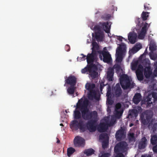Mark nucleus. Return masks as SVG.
Here are the masks:
<instances>
[{
  "label": "nucleus",
  "mask_w": 157,
  "mask_h": 157,
  "mask_svg": "<svg viewBox=\"0 0 157 157\" xmlns=\"http://www.w3.org/2000/svg\"><path fill=\"white\" fill-rule=\"evenodd\" d=\"M141 157H151V156L150 155L146 154L142 155Z\"/></svg>",
  "instance_id": "nucleus-63"
},
{
  "label": "nucleus",
  "mask_w": 157,
  "mask_h": 157,
  "mask_svg": "<svg viewBox=\"0 0 157 157\" xmlns=\"http://www.w3.org/2000/svg\"><path fill=\"white\" fill-rule=\"evenodd\" d=\"M149 13L143 12L141 14V17L143 21H146L149 17L148 14Z\"/></svg>",
  "instance_id": "nucleus-33"
},
{
  "label": "nucleus",
  "mask_w": 157,
  "mask_h": 157,
  "mask_svg": "<svg viewBox=\"0 0 157 157\" xmlns=\"http://www.w3.org/2000/svg\"><path fill=\"white\" fill-rule=\"evenodd\" d=\"M124 39L125 41H127V39H125L124 38L121 36H118L117 39L118 40L120 41H122V39Z\"/></svg>",
  "instance_id": "nucleus-60"
},
{
  "label": "nucleus",
  "mask_w": 157,
  "mask_h": 157,
  "mask_svg": "<svg viewBox=\"0 0 157 157\" xmlns=\"http://www.w3.org/2000/svg\"><path fill=\"white\" fill-rule=\"evenodd\" d=\"M137 35L136 33L130 32L128 36V40L132 44H134L136 42Z\"/></svg>",
  "instance_id": "nucleus-15"
},
{
  "label": "nucleus",
  "mask_w": 157,
  "mask_h": 157,
  "mask_svg": "<svg viewBox=\"0 0 157 157\" xmlns=\"http://www.w3.org/2000/svg\"><path fill=\"white\" fill-rule=\"evenodd\" d=\"M111 15L109 14H104L101 17V18L103 19L104 20H108L111 17Z\"/></svg>",
  "instance_id": "nucleus-39"
},
{
  "label": "nucleus",
  "mask_w": 157,
  "mask_h": 157,
  "mask_svg": "<svg viewBox=\"0 0 157 157\" xmlns=\"http://www.w3.org/2000/svg\"><path fill=\"white\" fill-rule=\"evenodd\" d=\"M149 56L151 59L155 60L157 59V56L156 55L149 53Z\"/></svg>",
  "instance_id": "nucleus-50"
},
{
  "label": "nucleus",
  "mask_w": 157,
  "mask_h": 157,
  "mask_svg": "<svg viewBox=\"0 0 157 157\" xmlns=\"http://www.w3.org/2000/svg\"><path fill=\"white\" fill-rule=\"evenodd\" d=\"M142 47V46L140 44H138L136 45L133 48L135 50L136 52H137Z\"/></svg>",
  "instance_id": "nucleus-45"
},
{
  "label": "nucleus",
  "mask_w": 157,
  "mask_h": 157,
  "mask_svg": "<svg viewBox=\"0 0 157 157\" xmlns=\"http://www.w3.org/2000/svg\"><path fill=\"white\" fill-rule=\"evenodd\" d=\"M114 74L113 68L110 67L109 68L107 76V78L109 81H112L113 80Z\"/></svg>",
  "instance_id": "nucleus-14"
},
{
  "label": "nucleus",
  "mask_w": 157,
  "mask_h": 157,
  "mask_svg": "<svg viewBox=\"0 0 157 157\" xmlns=\"http://www.w3.org/2000/svg\"><path fill=\"white\" fill-rule=\"evenodd\" d=\"M98 53L99 54V57L101 60L102 59L103 57V62L107 63H109L111 62L112 60L111 56L108 52L99 50L98 51Z\"/></svg>",
  "instance_id": "nucleus-7"
},
{
  "label": "nucleus",
  "mask_w": 157,
  "mask_h": 157,
  "mask_svg": "<svg viewBox=\"0 0 157 157\" xmlns=\"http://www.w3.org/2000/svg\"><path fill=\"white\" fill-rule=\"evenodd\" d=\"M94 29L95 32H102L101 31L102 28L101 22H100L98 25H95Z\"/></svg>",
  "instance_id": "nucleus-35"
},
{
  "label": "nucleus",
  "mask_w": 157,
  "mask_h": 157,
  "mask_svg": "<svg viewBox=\"0 0 157 157\" xmlns=\"http://www.w3.org/2000/svg\"><path fill=\"white\" fill-rule=\"evenodd\" d=\"M87 66L89 69V72L94 71H97L98 70L97 65L93 63L90 64H88Z\"/></svg>",
  "instance_id": "nucleus-21"
},
{
  "label": "nucleus",
  "mask_w": 157,
  "mask_h": 157,
  "mask_svg": "<svg viewBox=\"0 0 157 157\" xmlns=\"http://www.w3.org/2000/svg\"><path fill=\"white\" fill-rule=\"evenodd\" d=\"M136 74L138 79L139 81H142L144 78L143 72H136Z\"/></svg>",
  "instance_id": "nucleus-30"
},
{
  "label": "nucleus",
  "mask_w": 157,
  "mask_h": 157,
  "mask_svg": "<svg viewBox=\"0 0 157 157\" xmlns=\"http://www.w3.org/2000/svg\"><path fill=\"white\" fill-rule=\"evenodd\" d=\"M116 116L117 117H121L122 114V113L123 112V111L122 109H120L119 110H116Z\"/></svg>",
  "instance_id": "nucleus-46"
},
{
  "label": "nucleus",
  "mask_w": 157,
  "mask_h": 157,
  "mask_svg": "<svg viewBox=\"0 0 157 157\" xmlns=\"http://www.w3.org/2000/svg\"><path fill=\"white\" fill-rule=\"evenodd\" d=\"M147 107H149L151 106V105L152 104V102L151 101V98H150L149 96H147Z\"/></svg>",
  "instance_id": "nucleus-42"
},
{
  "label": "nucleus",
  "mask_w": 157,
  "mask_h": 157,
  "mask_svg": "<svg viewBox=\"0 0 157 157\" xmlns=\"http://www.w3.org/2000/svg\"><path fill=\"white\" fill-rule=\"evenodd\" d=\"M152 70L150 66L146 67L144 70V75L147 78H149L152 74Z\"/></svg>",
  "instance_id": "nucleus-17"
},
{
  "label": "nucleus",
  "mask_w": 157,
  "mask_h": 157,
  "mask_svg": "<svg viewBox=\"0 0 157 157\" xmlns=\"http://www.w3.org/2000/svg\"><path fill=\"white\" fill-rule=\"evenodd\" d=\"M126 132L124 128L121 127V129L117 131L116 133L115 137L118 141H121L124 139Z\"/></svg>",
  "instance_id": "nucleus-10"
},
{
  "label": "nucleus",
  "mask_w": 157,
  "mask_h": 157,
  "mask_svg": "<svg viewBox=\"0 0 157 157\" xmlns=\"http://www.w3.org/2000/svg\"><path fill=\"white\" fill-rule=\"evenodd\" d=\"M65 48L66 50L67 51H69L70 50V46L68 44H67L65 46Z\"/></svg>",
  "instance_id": "nucleus-61"
},
{
  "label": "nucleus",
  "mask_w": 157,
  "mask_h": 157,
  "mask_svg": "<svg viewBox=\"0 0 157 157\" xmlns=\"http://www.w3.org/2000/svg\"><path fill=\"white\" fill-rule=\"evenodd\" d=\"M153 116V113L150 111H147L143 113L140 116L141 123L144 125H148V128H150L155 120L152 118Z\"/></svg>",
  "instance_id": "nucleus-2"
},
{
  "label": "nucleus",
  "mask_w": 157,
  "mask_h": 157,
  "mask_svg": "<svg viewBox=\"0 0 157 157\" xmlns=\"http://www.w3.org/2000/svg\"><path fill=\"white\" fill-rule=\"evenodd\" d=\"M100 138L101 139H104L103 141H109V137L106 133L101 134L100 135Z\"/></svg>",
  "instance_id": "nucleus-32"
},
{
  "label": "nucleus",
  "mask_w": 157,
  "mask_h": 157,
  "mask_svg": "<svg viewBox=\"0 0 157 157\" xmlns=\"http://www.w3.org/2000/svg\"><path fill=\"white\" fill-rule=\"evenodd\" d=\"M152 150L154 152L157 153V145L153 147Z\"/></svg>",
  "instance_id": "nucleus-59"
},
{
  "label": "nucleus",
  "mask_w": 157,
  "mask_h": 157,
  "mask_svg": "<svg viewBox=\"0 0 157 157\" xmlns=\"http://www.w3.org/2000/svg\"><path fill=\"white\" fill-rule=\"evenodd\" d=\"M102 29H103L107 33L110 32V25H109V22H101Z\"/></svg>",
  "instance_id": "nucleus-18"
},
{
  "label": "nucleus",
  "mask_w": 157,
  "mask_h": 157,
  "mask_svg": "<svg viewBox=\"0 0 157 157\" xmlns=\"http://www.w3.org/2000/svg\"><path fill=\"white\" fill-rule=\"evenodd\" d=\"M84 139L79 136H77L74 140V143L75 147H83L84 145Z\"/></svg>",
  "instance_id": "nucleus-11"
},
{
  "label": "nucleus",
  "mask_w": 157,
  "mask_h": 157,
  "mask_svg": "<svg viewBox=\"0 0 157 157\" xmlns=\"http://www.w3.org/2000/svg\"><path fill=\"white\" fill-rule=\"evenodd\" d=\"M120 82L122 88L127 90L132 87L130 80L128 75L126 74L122 75L120 78Z\"/></svg>",
  "instance_id": "nucleus-6"
},
{
  "label": "nucleus",
  "mask_w": 157,
  "mask_h": 157,
  "mask_svg": "<svg viewBox=\"0 0 157 157\" xmlns=\"http://www.w3.org/2000/svg\"><path fill=\"white\" fill-rule=\"evenodd\" d=\"M144 9L146 10H148L151 9V7L149 4L147 3H146L144 4Z\"/></svg>",
  "instance_id": "nucleus-49"
},
{
  "label": "nucleus",
  "mask_w": 157,
  "mask_h": 157,
  "mask_svg": "<svg viewBox=\"0 0 157 157\" xmlns=\"http://www.w3.org/2000/svg\"><path fill=\"white\" fill-rule=\"evenodd\" d=\"M136 52L135 50L133 48H132L131 50L129 51V56H128V58H130L131 57L132 55L135 53Z\"/></svg>",
  "instance_id": "nucleus-48"
},
{
  "label": "nucleus",
  "mask_w": 157,
  "mask_h": 157,
  "mask_svg": "<svg viewBox=\"0 0 157 157\" xmlns=\"http://www.w3.org/2000/svg\"><path fill=\"white\" fill-rule=\"evenodd\" d=\"M138 62L135 61L131 64V69L132 70H135L136 69L137 67Z\"/></svg>",
  "instance_id": "nucleus-44"
},
{
  "label": "nucleus",
  "mask_w": 157,
  "mask_h": 157,
  "mask_svg": "<svg viewBox=\"0 0 157 157\" xmlns=\"http://www.w3.org/2000/svg\"><path fill=\"white\" fill-rule=\"evenodd\" d=\"M88 97L90 100H92L93 99H94L96 100H99L100 96L98 95L95 90H91L89 91L88 95Z\"/></svg>",
  "instance_id": "nucleus-12"
},
{
  "label": "nucleus",
  "mask_w": 157,
  "mask_h": 157,
  "mask_svg": "<svg viewBox=\"0 0 157 157\" xmlns=\"http://www.w3.org/2000/svg\"><path fill=\"white\" fill-rule=\"evenodd\" d=\"M152 97L153 98L154 101L155 102L157 100V94L156 93H153L152 94Z\"/></svg>",
  "instance_id": "nucleus-55"
},
{
  "label": "nucleus",
  "mask_w": 157,
  "mask_h": 157,
  "mask_svg": "<svg viewBox=\"0 0 157 157\" xmlns=\"http://www.w3.org/2000/svg\"><path fill=\"white\" fill-rule=\"evenodd\" d=\"M75 151V148L72 147H70L67 149V155L68 157H70L71 155Z\"/></svg>",
  "instance_id": "nucleus-27"
},
{
  "label": "nucleus",
  "mask_w": 157,
  "mask_h": 157,
  "mask_svg": "<svg viewBox=\"0 0 157 157\" xmlns=\"http://www.w3.org/2000/svg\"><path fill=\"white\" fill-rule=\"evenodd\" d=\"M89 101L86 98L83 100L82 98L79 100L77 103V108H79L80 110L82 116L85 120H88L86 124L87 129L91 132H94L96 129L95 124L98 117L96 111H90L87 108Z\"/></svg>",
  "instance_id": "nucleus-1"
},
{
  "label": "nucleus",
  "mask_w": 157,
  "mask_h": 157,
  "mask_svg": "<svg viewBox=\"0 0 157 157\" xmlns=\"http://www.w3.org/2000/svg\"><path fill=\"white\" fill-rule=\"evenodd\" d=\"M112 98H107V102L108 104L111 105L113 103V101L112 100Z\"/></svg>",
  "instance_id": "nucleus-58"
},
{
  "label": "nucleus",
  "mask_w": 157,
  "mask_h": 157,
  "mask_svg": "<svg viewBox=\"0 0 157 157\" xmlns=\"http://www.w3.org/2000/svg\"><path fill=\"white\" fill-rule=\"evenodd\" d=\"M149 49L151 52H153L157 49V46L155 44H151L149 46Z\"/></svg>",
  "instance_id": "nucleus-38"
},
{
  "label": "nucleus",
  "mask_w": 157,
  "mask_h": 157,
  "mask_svg": "<svg viewBox=\"0 0 157 157\" xmlns=\"http://www.w3.org/2000/svg\"><path fill=\"white\" fill-rule=\"evenodd\" d=\"M95 85L94 83H87L85 85V88L88 90L91 91L95 90L94 89L95 87Z\"/></svg>",
  "instance_id": "nucleus-22"
},
{
  "label": "nucleus",
  "mask_w": 157,
  "mask_h": 157,
  "mask_svg": "<svg viewBox=\"0 0 157 157\" xmlns=\"http://www.w3.org/2000/svg\"><path fill=\"white\" fill-rule=\"evenodd\" d=\"M77 107L74 112V115L75 119L77 120L81 118V114L80 112L77 109Z\"/></svg>",
  "instance_id": "nucleus-23"
},
{
  "label": "nucleus",
  "mask_w": 157,
  "mask_h": 157,
  "mask_svg": "<svg viewBox=\"0 0 157 157\" xmlns=\"http://www.w3.org/2000/svg\"><path fill=\"white\" fill-rule=\"evenodd\" d=\"M96 71H93L91 72H89V73L91 74V75L93 78H95L98 75V73Z\"/></svg>",
  "instance_id": "nucleus-51"
},
{
  "label": "nucleus",
  "mask_w": 157,
  "mask_h": 157,
  "mask_svg": "<svg viewBox=\"0 0 157 157\" xmlns=\"http://www.w3.org/2000/svg\"><path fill=\"white\" fill-rule=\"evenodd\" d=\"M108 124L104 122L100 123L98 128V130L100 132H103L106 131L108 127Z\"/></svg>",
  "instance_id": "nucleus-19"
},
{
  "label": "nucleus",
  "mask_w": 157,
  "mask_h": 157,
  "mask_svg": "<svg viewBox=\"0 0 157 157\" xmlns=\"http://www.w3.org/2000/svg\"><path fill=\"white\" fill-rule=\"evenodd\" d=\"M93 47L92 48V51H94L96 52V53L98 52L97 50L99 49V46L98 44L96 42H94L92 43Z\"/></svg>",
  "instance_id": "nucleus-31"
},
{
  "label": "nucleus",
  "mask_w": 157,
  "mask_h": 157,
  "mask_svg": "<svg viewBox=\"0 0 157 157\" xmlns=\"http://www.w3.org/2000/svg\"><path fill=\"white\" fill-rule=\"evenodd\" d=\"M151 142L152 145H155L157 144V135H151Z\"/></svg>",
  "instance_id": "nucleus-25"
},
{
  "label": "nucleus",
  "mask_w": 157,
  "mask_h": 157,
  "mask_svg": "<svg viewBox=\"0 0 157 157\" xmlns=\"http://www.w3.org/2000/svg\"><path fill=\"white\" fill-rule=\"evenodd\" d=\"M146 33L143 32L142 31H141L140 33L139 34L138 37L139 39H143L145 36V35Z\"/></svg>",
  "instance_id": "nucleus-40"
},
{
  "label": "nucleus",
  "mask_w": 157,
  "mask_h": 157,
  "mask_svg": "<svg viewBox=\"0 0 157 157\" xmlns=\"http://www.w3.org/2000/svg\"><path fill=\"white\" fill-rule=\"evenodd\" d=\"M142 20H143L141 18H138L136 19L135 22L137 25L140 27L142 25L143 23Z\"/></svg>",
  "instance_id": "nucleus-36"
},
{
  "label": "nucleus",
  "mask_w": 157,
  "mask_h": 157,
  "mask_svg": "<svg viewBox=\"0 0 157 157\" xmlns=\"http://www.w3.org/2000/svg\"><path fill=\"white\" fill-rule=\"evenodd\" d=\"M94 150L92 148H90L86 150L84 152V154L87 156H89L94 154Z\"/></svg>",
  "instance_id": "nucleus-28"
},
{
  "label": "nucleus",
  "mask_w": 157,
  "mask_h": 157,
  "mask_svg": "<svg viewBox=\"0 0 157 157\" xmlns=\"http://www.w3.org/2000/svg\"><path fill=\"white\" fill-rule=\"evenodd\" d=\"M114 95L116 97H119L121 94L122 90L119 83H117L114 88Z\"/></svg>",
  "instance_id": "nucleus-13"
},
{
  "label": "nucleus",
  "mask_w": 157,
  "mask_h": 157,
  "mask_svg": "<svg viewBox=\"0 0 157 157\" xmlns=\"http://www.w3.org/2000/svg\"><path fill=\"white\" fill-rule=\"evenodd\" d=\"M154 75L155 77L157 76V67L155 68L154 71Z\"/></svg>",
  "instance_id": "nucleus-62"
},
{
  "label": "nucleus",
  "mask_w": 157,
  "mask_h": 157,
  "mask_svg": "<svg viewBox=\"0 0 157 157\" xmlns=\"http://www.w3.org/2000/svg\"><path fill=\"white\" fill-rule=\"evenodd\" d=\"M121 107V105L119 103H117L116 104L115 106V110H118L120 109Z\"/></svg>",
  "instance_id": "nucleus-57"
},
{
  "label": "nucleus",
  "mask_w": 157,
  "mask_h": 157,
  "mask_svg": "<svg viewBox=\"0 0 157 157\" xmlns=\"http://www.w3.org/2000/svg\"><path fill=\"white\" fill-rule=\"evenodd\" d=\"M126 49V45L123 43L119 44L116 51V60L117 63H121L123 59V55Z\"/></svg>",
  "instance_id": "nucleus-5"
},
{
  "label": "nucleus",
  "mask_w": 157,
  "mask_h": 157,
  "mask_svg": "<svg viewBox=\"0 0 157 157\" xmlns=\"http://www.w3.org/2000/svg\"><path fill=\"white\" fill-rule=\"evenodd\" d=\"M128 138L129 142H134L135 141V138L134 136V133H129L128 136Z\"/></svg>",
  "instance_id": "nucleus-34"
},
{
  "label": "nucleus",
  "mask_w": 157,
  "mask_h": 157,
  "mask_svg": "<svg viewBox=\"0 0 157 157\" xmlns=\"http://www.w3.org/2000/svg\"><path fill=\"white\" fill-rule=\"evenodd\" d=\"M70 127L72 130L76 131L79 129L81 131L84 132L86 130L84 121L82 119H80L78 121L73 120L71 122Z\"/></svg>",
  "instance_id": "nucleus-4"
},
{
  "label": "nucleus",
  "mask_w": 157,
  "mask_h": 157,
  "mask_svg": "<svg viewBox=\"0 0 157 157\" xmlns=\"http://www.w3.org/2000/svg\"><path fill=\"white\" fill-rule=\"evenodd\" d=\"M142 99V96L140 93H136L135 94L133 98V103L137 104L141 101Z\"/></svg>",
  "instance_id": "nucleus-20"
},
{
  "label": "nucleus",
  "mask_w": 157,
  "mask_h": 157,
  "mask_svg": "<svg viewBox=\"0 0 157 157\" xmlns=\"http://www.w3.org/2000/svg\"><path fill=\"white\" fill-rule=\"evenodd\" d=\"M138 114V112L137 110L135 109H132L131 111V113H130L128 115L129 116H132L134 115V116H136Z\"/></svg>",
  "instance_id": "nucleus-43"
},
{
  "label": "nucleus",
  "mask_w": 157,
  "mask_h": 157,
  "mask_svg": "<svg viewBox=\"0 0 157 157\" xmlns=\"http://www.w3.org/2000/svg\"><path fill=\"white\" fill-rule=\"evenodd\" d=\"M157 129V123H154L152 126V130L153 132H154L156 131Z\"/></svg>",
  "instance_id": "nucleus-56"
},
{
  "label": "nucleus",
  "mask_w": 157,
  "mask_h": 157,
  "mask_svg": "<svg viewBox=\"0 0 157 157\" xmlns=\"http://www.w3.org/2000/svg\"><path fill=\"white\" fill-rule=\"evenodd\" d=\"M101 157H108V153H105L102 155Z\"/></svg>",
  "instance_id": "nucleus-64"
},
{
  "label": "nucleus",
  "mask_w": 157,
  "mask_h": 157,
  "mask_svg": "<svg viewBox=\"0 0 157 157\" xmlns=\"http://www.w3.org/2000/svg\"><path fill=\"white\" fill-rule=\"evenodd\" d=\"M111 86L108 85V87L107 88V92L106 94V96L107 97V98H112L113 96L112 94L111 93Z\"/></svg>",
  "instance_id": "nucleus-26"
},
{
  "label": "nucleus",
  "mask_w": 157,
  "mask_h": 157,
  "mask_svg": "<svg viewBox=\"0 0 157 157\" xmlns=\"http://www.w3.org/2000/svg\"><path fill=\"white\" fill-rule=\"evenodd\" d=\"M143 67L142 65L141 64H139L138 66V67L137 70L136 71V72H143Z\"/></svg>",
  "instance_id": "nucleus-47"
},
{
  "label": "nucleus",
  "mask_w": 157,
  "mask_h": 157,
  "mask_svg": "<svg viewBox=\"0 0 157 157\" xmlns=\"http://www.w3.org/2000/svg\"><path fill=\"white\" fill-rule=\"evenodd\" d=\"M64 78L65 80L64 86H66L67 85L75 86L76 85L77 79L75 76L71 75L68 77L66 76Z\"/></svg>",
  "instance_id": "nucleus-9"
},
{
  "label": "nucleus",
  "mask_w": 157,
  "mask_h": 157,
  "mask_svg": "<svg viewBox=\"0 0 157 157\" xmlns=\"http://www.w3.org/2000/svg\"><path fill=\"white\" fill-rule=\"evenodd\" d=\"M102 34L103 33L102 32H95V37L97 40L101 41L102 40Z\"/></svg>",
  "instance_id": "nucleus-24"
},
{
  "label": "nucleus",
  "mask_w": 157,
  "mask_h": 157,
  "mask_svg": "<svg viewBox=\"0 0 157 157\" xmlns=\"http://www.w3.org/2000/svg\"><path fill=\"white\" fill-rule=\"evenodd\" d=\"M105 85H106L104 84V82L101 81V82H100L99 88L101 92H102L103 87L105 86Z\"/></svg>",
  "instance_id": "nucleus-54"
},
{
  "label": "nucleus",
  "mask_w": 157,
  "mask_h": 157,
  "mask_svg": "<svg viewBox=\"0 0 157 157\" xmlns=\"http://www.w3.org/2000/svg\"><path fill=\"white\" fill-rule=\"evenodd\" d=\"M116 154V155L115 157H124V155L123 154V152H115Z\"/></svg>",
  "instance_id": "nucleus-52"
},
{
  "label": "nucleus",
  "mask_w": 157,
  "mask_h": 157,
  "mask_svg": "<svg viewBox=\"0 0 157 157\" xmlns=\"http://www.w3.org/2000/svg\"><path fill=\"white\" fill-rule=\"evenodd\" d=\"M128 144L125 141H121L117 144L114 147V152H124L127 148Z\"/></svg>",
  "instance_id": "nucleus-8"
},
{
  "label": "nucleus",
  "mask_w": 157,
  "mask_h": 157,
  "mask_svg": "<svg viewBox=\"0 0 157 157\" xmlns=\"http://www.w3.org/2000/svg\"><path fill=\"white\" fill-rule=\"evenodd\" d=\"M75 86H70L67 89L68 93L70 94H74L75 91Z\"/></svg>",
  "instance_id": "nucleus-29"
},
{
  "label": "nucleus",
  "mask_w": 157,
  "mask_h": 157,
  "mask_svg": "<svg viewBox=\"0 0 157 157\" xmlns=\"http://www.w3.org/2000/svg\"><path fill=\"white\" fill-rule=\"evenodd\" d=\"M109 141H103L102 143V147L103 149H105L108 147Z\"/></svg>",
  "instance_id": "nucleus-37"
},
{
  "label": "nucleus",
  "mask_w": 157,
  "mask_h": 157,
  "mask_svg": "<svg viewBox=\"0 0 157 157\" xmlns=\"http://www.w3.org/2000/svg\"><path fill=\"white\" fill-rule=\"evenodd\" d=\"M87 71H88L89 72V69L88 68V67L87 66L83 69H82L81 70L82 73L83 74L85 73Z\"/></svg>",
  "instance_id": "nucleus-53"
},
{
  "label": "nucleus",
  "mask_w": 157,
  "mask_h": 157,
  "mask_svg": "<svg viewBox=\"0 0 157 157\" xmlns=\"http://www.w3.org/2000/svg\"><path fill=\"white\" fill-rule=\"evenodd\" d=\"M80 56L81 57H78L77 58L78 61H81L86 59L87 63L90 64L97 60V54L93 50L92 51L91 53H88L86 56L83 54H81Z\"/></svg>",
  "instance_id": "nucleus-3"
},
{
  "label": "nucleus",
  "mask_w": 157,
  "mask_h": 157,
  "mask_svg": "<svg viewBox=\"0 0 157 157\" xmlns=\"http://www.w3.org/2000/svg\"><path fill=\"white\" fill-rule=\"evenodd\" d=\"M147 145V140L145 137H143L139 142L138 148L140 149H143L145 148Z\"/></svg>",
  "instance_id": "nucleus-16"
},
{
  "label": "nucleus",
  "mask_w": 157,
  "mask_h": 157,
  "mask_svg": "<svg viewBox=\"0 0 157 157\" xmlns=\"http://www.w3.org/2000/svg\"><path fill=\"white\" fill-rule=\"evenodd\" d=\"M147 26L148 27H149V25H148L147 23L146 22L144 24V26L142 28L141 31H142V32H144L146 33L148 29V28H147Z\"/></svg>",
  "instance_id": "nucleus-41"
}]
</instances>
